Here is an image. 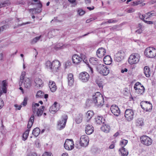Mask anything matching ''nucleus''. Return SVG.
<instances>
[{
	"mask_svg": "<svg viewBox=\"0 0 156 156\" xmlns=\"http://www.w3.org/2000/svg\"><path fill=\"white\" fill-rule=\"evenodd\" d=\"M60 65L59 62L57 60H55L52 62L48 60L45 62V66L47 69L54 73L58 71Z\"/></svg>",
	"mask_w": 156,
	"mask_h": 156,
	"instance_id": "nucleus-1",
	"label": "nucleus"
},
{
	"mask_svg": "<svg viewBox=\"0 0 156 156\" xmlns=\"http://www.w3.org/2000/svg\"><path fill=\"white\" fill-rule=\"evenodd\" d=\"M92 102L98 107H101L103 105L104 100L103 96L99 92H97L92 96Z\"/></svg>",
	"mask_w": 156,
	"mask_h": 156,
	"instance_id": "nucleus-2",
	"label": "nucleus"
},
{
	"mask_svg": "<svg viewBox=\"0 0 156 156\" xmlns=\"http://www.w3.org/2000/svg\"><path fill=\"white\" fill-rule=\"evenodd\" d=\"M25 75V72H22L20 77L19 85L20 86L22 85L23 83L25 87L28 89L31 87V82L30 79L28 78L24 77Z\"/></svg>",
	"mask_w": 156,
	"mask_h": 156,
	"instance_id": "nucleus-3",
	"label": "nucleus"
},
{
	"mask_svg": "<svg viewBox=\"0 0 156 156\" xmlns=\"http://www.w3.org/2000/svg\"><path fill=\"white\" fill-rule=\"evenodd\" d=\"M96 68L98 72L103 76H107L109 73V68L103 64H99L97 66Z\"/></svg>",
	"mask_w": 156,
	"mask_h": 156,
	"instance_id": "nucleus-4",
	"label": "nucleus"
},
{
	"mask_svg": "<svg viewBox=\"0 0 156 156\" xmlns=\"http://www.w3.org/2000/svg\"><path fill=\"white\" fill-rule=\"evenodd\" d=\"M144 54L149 58H153L156 56V49L154 48L149 47L146 49Z\"/></svg>",
	"mask_w": 156,
	"mask_h": 156,
	"instance_id": "nucleus-5",
	"label": "nucleus"
},
{
	"mask_svg": "<svg viewBox=\"0 0 156 156\" xmlns=\"http://www.w3.org/2000/svg\"><path fill=\"white\" fill-rule=\"evenodd\" d=\"M140 58L139 55L134 53L131 55L128 58V62L130 64H133L137 63L139 61Z\"/></svg>",
	"mask_w": 156,
	"mask_h": 156,
	"instance_id": "nucleus-6",
	"label": "nucleus"
},
{
	"mask_svg": "<svg viewBox=\"0 0 156 156\" xmlns=\"http://www.w3.org/2000/svg\"><path fill=\"white\" fill-rule=\"evenodd\" d=\"M62 119L58 122L57 127L58 129L60 130L64 128L68 118L67 115H64L62 116Z\"/></svg>",
	"mask_w": 156,
	"mask_h": 156,
	"instance_id": "nucleus-7",
	"label": "nucleus"
},
{
	"mask_svg": "<svg viewBox=\"0 0 156 156\" xmlns=\"http://www.w3.org/2000/svg\"><path fill=\"white\" fill-rule=\"evenodd\" d=\"M74 144L72 139H67L64 144L65 148L68 150H72L74 147Z\"/></svg>",
	"mask_w": 156,
	"mask_h": 156,
	"instance_id": "nucleus-8",
	"label": "nucleus"
},
{
	"mask_svg": "<svg viewBox=\"0 0 156 156\" xmlns=\"http://www.w3.org/2000/svg\"><path fill=\"white\" fill-rule=\"evenodd\" d=\"M141 143L146 146H149L152 143V140L149 137L147 136H143L140 138Z\"/></svg>",
	"mask_w": 156,
	"mask_h": 156,
	"instance_id": "nucleus-9",
	"label": "nucleus"
},
{
	"mask_svg": "<svg viewBox=\"0 0 156 156\" xmlns=\"http://www.w3.org/2000/svg\"><path fill=\"white\" fill-rule=\"evenodd\" d=\"M89 139L86 135L82 136L80 138V145L83 147H87L88 144Z\"/></svg>",
	"mask_w": 156,
	"mask_h": 156,
	"instance_id": "nucleus-10",
	"label": "nucleus"
},
{
	"mask_svg": "<svg viewBox=\"0 0 156 156\" xmlns=\"http://www.w3.org/2000/svg\"><path fill=\"white\" fill-rule=\"evenodd\" d=\"M134 112L131 109H127L126 110L125 113V116L126 120L129 121L132 120L133 118Z\"/></svg>",
	"mask_w": 156,
	"mask_h": 156,
	"instance_id": "nucleus-11",
	"label": "nucleus"
},
{
	"mask_svg": "<svg viewBox=\"0 0 156 156\" xmlns=\"http://www.w3.org/2000/svg\"><path fill=\"white\" fill-rule=\"evenodd\" d=\"M140 106L142 109L147 111H150L152 107V104L147 101L141 102L140 103Z\"/></svg>",
	"mask_w": 156,
	"mask_h": 156,
	"instance_id": "nucleus-12",
	"label": "nucleus"
},
{
	"mask_svg": "<svg viewBox=\"0 0 156 156\" xmlns=\"http://www.w3.org/2000/svg\"><path fill=\"white\" fill-rule=\"evenodd\" d=\"M7 83L6 80H4L2 81H0V96L1 95L2 93H6L7 86Z\"/></svg>",
	"mask_w": 156,
	"mask_h": 156,
	"instance_id": "nucleus-13",
	"label": "nucleus"
},
{
	"mask_svg": "<svg viewBox=\"0 0 156 156\" xmlns=\"http://www.w3.org/2000/svg\"><path fill=\"white\" fill-rule=\"evenodd\" d=\"M89 78V74L86 72H82L79 74V78L83 82H85L87 81Z\"/></svg>",
	"mask_w": 156,
	"mask_h": 156,
	"instance_id": "nucleus-14",
	"label": "nucleus"
},
{
	"mask_svg": "<svg viewBox=\"0 0 156 156\" xmlns=\"http://www.w3.org/2000/svg\"><path fill=\"white\" fill-rule=\"evenodd\" d=\"M125 56V53L122 51H120L116 54L115 58V61L119 62L123 59Z\"/></svg>",
	"mask_w": 156,
	"mask_h": 156,
	"instance_id": "nucleus-15",
	"label": "nucleus"
},
{
	"mask_svg": "<svg viewBox=\"0 0 156 156\" xmlns=\"http://www.w3.org/2000/svg\"><path fill=\"white\" fill-rule=\"evenodd\" d=\"M110 110L116 116L119 115L120 112L118 106L115 105H112L111 106Z\"/></svg>",
	"mask_w": 156,
	"mask_h": 156,
	"instance_id": "nucleus-16",
	"label": "nucleus"
},
{
	"mask_svg": "<svg viewBox=\"0 0 156 156\" xmlns=\"http://www.w3.org/2000/svg\"><path fill=\"white\" fill-rule=\"evenodd\" d=\"M106 53V50L103 48H99L97 51V55L100 58H102L104 56Z\"/></svg>",
	"mask_w": 156,
	"mask_h": 156,
	"instance_id": "nucleus-17",
	"label": "nucleus"
},
{
	"mask_svg": "<svg viewBox=\"0 0 156 156\" xmlns=\"http://www.w3.org/2000/svg\"><path fill=\"white\" fill-rule=\"evenodd\" d=\"M94 129V127L92 125L88 124L86 126L85 131L87 134L90 135L93 132Z\"/></svg>",
	"mask_w": 156,
	"mask_h": 156,
	"instance_id": "nucleus-18",
	"label": "nucleus"
},
{
	"mask_svg": "<svg viewBox=\"0 0 156 156\" xmlns=\"http://www.w3.org/2000/svg\"><path fill=\"white\" fill-rule=\"evenodd\" d=\"M72 60L73 63L76 64H78L81 62L80 57L77 54H75L73 56Z\"/></svg>",
	"mask_w": 156,
	"mask_h": 156,
	"instance_id": "nucleus-19",
	"label": "nucleus"
},
{
	"mask_svg": "<svg viewBox=\"0 0 156 156\" xmlns=\"http://www.w3.org/2000/svg\"><path fill=\"white\" fill-rule=\"evenodd\" d=\"M49 86L50 90L52 92H54L56 90L57 87L55 82L50 81L49 83Z\"/></svg>",
	"mask_w": 156,
	"mask_h": 156,
	"instance_id": "nucleus-20",
	"label": "nucleus"
},
{
	"mask_svg": "<svg viewBox=\"0 0 156 156\" xmlns=\"http://www.w3.org/2000/svg\"><path fill=\"white\" fill-rule=\"evenodd\" d=\"M101 130L104 132L108 133L110 131V127L109 125L103 124L102 126L101 127Z\"/></svg>",
	"mask_w": 156,
	"mask_h": 156,
	"instance_id": "nucleus-21",
	"label": "nucleus"
},
{
	"mask_svg": "<svg viewBox=\"0 0 156 156\" xmlns=\"http://www.w3.org/2000/svg\"><path fill=\"white\" fill-rule=\"evenodd\" d=\"M104 63L106 65H110L112 62V60L111 57L109 55H107L105 56L103 59Z\"/></svg>",
	"mask_w": 156,
	"mask_h": 156,
	"instance_id": "nucleus-22",
	"label": "nucleus"
},
{
	"mask_svg": "<svg viewBox=\"0 0 156 156\" xmlns=\"http://www.w3.org/2000/svg\"><path fill=\"white\" fill-rule=\"evenodd\" d=\"M57 104V102H55L54 104L50 107L49 111L51 113L54 114L58 111V109L56 107V105Z\"/></svg>",
	"mask_w": 156,
	"mask_h": 156,
	"instance_id": "nucleus-23",
	"label": "nucleus"
},
{
	"mask_svg": "<svg viewBox=\"0 0 156 156\" xmlns=\"http://www.w3.org/2000/svg\"><path fill=\"white\" fill-rule=\"evenodd\" d=\"M34 114H32L28 122L27 126V128L28 129L31 128L34 123Z\"/></svg>",
	"mask_w": 156,
	"mask_h": 156,
	"instance_id": "nucleus-24",
	"label": "nucleus"
},
{
	"mask_svg": "<svg viewBox=\"0 0 156 156\" xmlns=\"http://www.w3.org/2000/svg\"><path fill=\"white\" fill-rule=\"evenodd\" d=\"M144 73L145 76L147 77H149L150 76V69L148 66H145L144 69Z\"/></svg>",
	"mask_w": 156,
	"mask_h": 156,
	"instance_id": "nucleus-25",
	"label": "nucleus"
},
{
	"mask_svg": "<svg viewBox=\"0 0 156 156\" xmlns=\"http://www.w3.org/2000/svg\"><path fill=\"white\" fill-rule=\"evenodd\" d=\"M94 115V113L93 111H87L86 115L87 121H88Z\"/></svg>",
	"mask_w": 156,
	"mask_h": 156,
	"instance_id": "nucleus-26",
	"label": "nucleus"
},
{
	"mask_svg": "<svg viewBox=\"0 0 156 156\" xmlns=\"http://www.w3.org/2000/svg\"><path fill=\"white\" fill-rule=\"evenodd\" d=\"M34 82L36 83V86H37V87H41V85L43 84V82L42 80L39 78H36L35 79Z\"/></svg>",
	"mask_w": 156,
	"mask_h": 156,
	"instance_id": "nucleus-27",
	"label": "nucleus"
},
{
	"mask_svg": "<svg viewBox=\"0 0 156 156\" xmlns=\"http://www.w3.org/2000/svg\"><path fill=\"white\" fill-rule=\"evenodd\" d=\"M119 151L121 152L122 156H127L128 154L127 151L126 150V149L122 146V148L119 149Z\"/></svg>",
	"mask_w": 156,
	"mask_h": 156,
	"instance_id": "nucleus-28",
	"label": "nucleus"
},
{
	"mask_svg": "<svg viewBox=\"0 0 156 156\" xmlns=\"http://www.w3.org/2000/svg\"><path fill=\"white\" fill-rule=\"evenodd\" d=\"M90 62L93 65H97L99 63V61L96 58L92 57L89 60Z\"/></svg>",
	"mask_w": 156,
	"mask_h": 156,
	"instance_id": "nucleus-29",
	"label": "nucleus"
},
{
	"mask_svg": "<svg viewBox=\"0 0 156 156\" xmlns=\"http://www.w3.org/2000/svg\"><path fill=\"white\" fill-rule=\"evenodd\" d=\"M40 132V129L39 128L37 127L33 129L32 134L36 137L39 135Z\"/></svg>",
	"mask_w": 156,
	"mask_h": 156,
	"instance_id": "nucleus-30",
	"label": "nucleus"
},
{
	"mask_svg": "<svg viewBox=\"0 0 156 156\" xmlns=\"http://www.w3.org/2000/svg\"><path fill=\"white\" fill-rule=\"evenodd\" d=\"M32 2L31 3V4L34 5L37 4L38 5V6L39 8H41L42 7V5L40 0H32Z\"/></svg>",
	"mask_w": 156,
	"mask_h": 156,
	"instance_id": "nucleus-31",
	"label": "nucleus"
},
{
	"mask_svg": "<svg viewBox=\"0 0 156 156\" xmlns=\"http://www.w3.org/2000/svg\"><path fill=\"white\" fill-rule=\"evenodd\" d=\"M141 88H144V87L143 86L141 85V83L139 82H137L135 84L134 86V88L135 90H137L138 89H141Z\"/></svg>",
	"mask_w": 156,
	"mask_h": 156,
	"instance_id": "nucleus-32",
	"label": "nucleus"
},
{
	"mask_svg": "<svg viewBox=\"0 0 156 156\" xmlns=\"http://www.w3.org/2000/svg\"><path fill=\"white\" fill-rule=\"evenodd\" d=\"M41 107L42 108L38 109L37 112L36 114L38 116H41L43 113L44 107L43 106Z\"/></svg>",
	"mask_w": 156,
	"mask_h": 156,
	"instance_id": "nucleus-33",
	"label": "nucleus"
},
{
	"mask_svg": "<svg viewBox=\"0 0 156 156\" xmlns=\"http://www.w3.org/2000/svg\"><path fill=\"white\" fill-rule=\"evenodd\" d=\"M82 120V115L80 114L76 117V121L77 123H80Z\"/></svg>",
	"mask_w": 156,
	"mask_h": 156,
	"instance_id": "nucleus-34",
	"label": "nucleus"
},
{
	"mask_svg": "<svg viewBox=\"0 0 156 156\" xmlns=\"http://www.w3.org/2000/svg\"><path fill=\"white\" fill-rule=\"evenodd\" d=\"M144 88H141V89L136 90V93L137 94L141 95L143 93L144 91Z\"/></svg>",
	"mask_w": 156,
	"mask_h": 156,
	"instance_id": "nucleus-35",
	"label": "nucleus"
},
{
	"mask_svg": "<svg viewBox=\"0 0 156 156\" xmlns=\"http://www.w3.org/2000/svg\"><path fill=\"white\" fill-rule=\"evenodd\" d=\"M44 95V93L41 91L40 90L37 92L36 96L37 98H41Z\"/></svg>",
	"mask_w": 156,
	"mask_h": 156,
	"instance_id": "nucleus-36",
	"label": "nucleus"
},
{
	"mask_svg": "<svg viewBox=\"0 0 156 156\" xmlns=\"http://www.w3.org/2000/svg\"><path fill=\"white\" fill-rule=\"evenodd\" d=\"M41 36H40L38 37H36L34 39L31 41V43L32 44H34L36 43L38 41L41 37Z\"/></svg>",
	"mask_w": 156,
	"mask_h": 156,
	"instance_id": "nucleus-37",
	"label": "nucleus"
},
{
	"mask_svg": "<svg viewBox=\"0 0 156 156\" xmlns=\"http://www.w3.org/2000/svg\"><path fill=\"white\" fill-rule=\"evenodd\" d=\"M143 122L142 119L139 118L137 119L136 122V125L137 126H142L143 125Z\"/></svg>",
	"mask_w": 156,
	"mask_h": 156,
	"instance_id": "nucleus-38",
	"label": "nucleus"
},
{
	"mask_svg": "<svg viewBox=\"0 0 156 156\" xmlns=\"http://www.w3.org/2000/svg\"><path fill=\"white\" fill-rule=\"evenodd\" d=\"M146 14L149 17L156 16V12L154 11H152L150 12H148L146 13Z\"/></svg>",
	"mask_w": 156,
	"mask_h": 156,
	"instance_id": "nucleus-39",
	"label": "nucleus"
},
{
	"mask_svg": "<svg viewBox=\"0 0 156 156\" xmlns=\"http://www.w3.org/2000/svg\"><path fill=\"white\" fill-rule=\"evenodd\" d=\"M80 55L81 57H80V58H81V61H82V60H83V61L85 63L87 64L88 65L87 63H88V62L87 60H86V57L83 54H81Z\"/></svg>",
	"mask_w": 156,
	"mask_h": 156,
	"instance_id": "nucleus-40",
	"label": "nucleus"
},
{
	"mask_svg": "<svg viewBox=\"0 0 156 156\" xmlns=\"http://www.w3.org/2000/svg\"><path fill=\"white\" fill-rule=\"evenodd\" d=\"M102 118L101 117L98 116L96 118L95 121L97 124H100L101 123H102Z\"/></svg>",
	"mask_w": 156,
	"mask_h": 156,
	"instance_id": "nucleus-41",
	"label": "nucleus"
},
{
	"mask_svg": "<svg viewBox=\"0 0 156 156\" xmlns=\"http://www.w3.org/2000/svg\"><path fill=\"white\" fill-rule=\"evenodd\" d=\"M58 31V30L57 29H54V30H52L51 31L49 32L48 33V37H52L51 36L50 37L49 36V35L50 34H53L52 35V36H55V34H54V33L56 31Z\"/></svg>",
	"mask_w": 156,
	"mask_h": 156,
	"instance_id": "nucleus-42",
	"label": "nucleus"
},
{
	"mask_svg": "<svg viewBox=\"0 0 156 156\" xmlns=\"http://www.w3.org/2000/svg\"><path fill=\"white\" fill-rule=\"evenodd\" d=\"M78 13L80 15L82 16L84 14L85 12L82 9H80L78 10Z\"/></svg>",
	"mask_w": 156,
	"mask_h": 156,
	"instance_id": "nucleus-43",
	"label": "nucleus"
},
{
	"mask_svg": "<svg viewBox=\"0 0 156 156\" xmlns=\"http://www.w3.org/2000/svg\"><path fill=\"white\" fill-rule=\"evenodd\" d=\"M128 143V141L127 140H123L121 142V144L123 145V147L125 146Z\"/></svg>",
	"mask_w": 156,
	"mask_h": 156,
	"instance_id": "nucleus-44",
	"label": "nucleus"
},
{
	"mask_svg": "<svg viewBox=\"0 0 156 156\" xmlns=\"http://www.w3.org/2000/svg\"><path fill=\"white\" fill-rule=\"evenodd\" d=\"M31 10L34 11V13L35 14L39 13L41 12V10L36 9H30Z\"/></svg>",
	"mask_w": 156,
	"mask_h": 156,
	"instance_id": "nucleus-45",
	"label": "nucleus"
},
{
	"mask_svg": "<svg viewBox=\"0 0 156 156\" xmlns=\"http://www.w3.org/2000/svg\"><path fill=\"white\" fill-rule=\"evenodd\" d=\"M68 81L69 80H72L73 79V75L72 73H70L68 75Z\"/></svg>",
	"mask_w": 156,
	"mask_h": 156,
	"instance_id": "nucleus-46",
	"label": "nucleus"
},
{
	"mask_svg": "<svg viewBox=\"0 0 156 156\" xmlns=\"http://www.w3.org/2000/svg\"><path fill=\"white\" fill-rule=\"evenodd\" d=\"M27 98H24L23 101L21 104V105H23L24 106H25L27 103Z\"/></svg>",
	"mask_w": 156,
	"mask_h": 156,
	"instance_id": "nucleus-47",
	"label": "nucleus"
},
{
	"mask_svg": "<svg viewBox=\"0 0 156 156\" xmlns=\"http://www.w3.org/2000/svg\"><path fill=\"white\" fill-rule=\"evenodd\" d=\"M42 156H53V155L51 153L45 152L43 154Z\"/></svg>",
	"mask_w": 156,
	"mask_h": 156,
	"instance_id": "nucleus-48",
	"label": "nucleus"
},
{
	"mask_svg": "<svg viewBox=\"0 0 156 156\" xmlns=\"http://www.w3.org/2000/svg\"><path fill=\"white\" fill-rule=\"evenodd\" d=\"M126 11V12L128 13H131L134 12L135 10L133 8H130L127 9Z\"/></svg>",
	"mask_w": 156,
	"mask_h": 156,
	"instance_id": "nucleus-49",
	"label": "nucleus"
},
{
	"mask_svg": "<svg viewBox=\"0 0 156 156\" xmlns=\"http://www.w3.org/2000/svg\"><path fill=\"white\" fill-rule=\"evenodd\" d=\"M97 84L98 85V87L100 88H101V89L103 88V83L102 82L100 81V82H97Z\"/></svg>",
	"mask_w": 156,
	"mask_h": 156,
	"instance_id": "nucleus-50",
	"label": "nucleus"
},
{
	"mask_svg": "<svg viewBox=\"0 0 156 156\" xmlns=\"http://www.w3.org/2000/svg\"><path fill=\"white\" fill-rule=\"evenodd\" d=\"M68 85L70 86H72L74 83V79L68 81Z\"/></svg>",
	"mask_w": 156,
	"mask_h": 156,
	"instance_id": "nucleus-51",
	"label": "nucleus"
},
{
	"mask_svg": "<svg viewBox=\"0 0 156 156\" xmlns=\"http://www.w3.org/2000/svg\"><path fill=\"white\" fill-rule=\"evenodd\" d=\"M140 1H137L136 2H131V5L132 6H135L138 5L139 4Z\"/></svg>",
	"mask_w": 156,
	"mask_h": 156,
	"instance_id": "nucleus-52",
	"label": "nucleus"
},
{
	"mask_svg": "<svg viewBox=\"0 0 156 156\" xmlns=\"http://www.w3.org/2000/svg\"><path fill=\"white\" fill-rule=\"evenodd\" d=\"M116 22L115 20H114L112 19H110L108 20L107 22H105V23H115Z\"/></svg>",
	"mask_w": 156,
	"mask_h": 156,
	"instance_id": "nucleus-53",
	"label": "nucleus"
},
{
	"mask_svg": "<svg viewBox=\"0 0 156 156\" xmlns=\"http://www.w3.org/2000/svg\"><path fill=\"white\" fill-rule=\"evenodd\" d=\"M4 105V102L2 99H0V109H1Z\"/></svg>",
	"mask_w": 156,
	"mask_h": 156,
	"instance_id": "nucleus-54",
	"label": "nucleus"
},
{
	"mask_svg": "<svg viewBox=\"0 0 156 156\" xmlns=\"http://www.w3.org/2000/svg\"><path fill=\"white\" fill-rule=\"evenodd\" d=\"M32 109L34 114L36 112V106L32 105Z\"/></svg>",
	"mask_w": 156,
	"mask_h": 156,
	"instance_id": "nucleus-55",
	"label": "nucleus"
},
{
	"mask_svg": "<svg viewBox=\"0 0 156 156\" xmlns=\"http://www.w3.org/2000/svg\"><path fill=\"white\" fill-rule=\"evenodd\" d=\"M144 22L148 24H154V22H153V21H147L145 20H144Z\"/></svg>",
	"mask_w": 156,
	"mask_h": 156,
	"instance_id": "nucleus-56",
	"label": "nucleus"
},
{
	"mask_svg": "<svg viewBox=\"0 0 156 156\" xmlns=\"http://www.w3.org/2000/svg\"><path fill=\"white\" fill-rule=\"evenodd\" d=\"M27 156H37V155L36 153L33 152L29 153Z\"/></svg>",
	"mask_w": 156,
	"mask_h": 156,
	"instance_id": "nucleus-57",
	"label": "nucleus"
},
{
	"mask_svg": "<svg viewBox=\"0 0 156 156\" xmlns=\"http://www.w3.org/2000/svg\"><path fill=\"white\" fill-rule=\"evenodd\" d=\"M156 3V0H152L148 2V3L150 5Z\"/></svg>",
	"mask_w": 156,
	"mask_h": 156,
	"instance_id": "nucleus-58",
	"label": "nucleus"
},
{
	"mask_svg": "<svg viewBox=\"0 0 156 156\" xmlns=\"http://www.w3.org/2000/svg\"><path fill=\"white\" fill-rule=\"evenodd\" d=\"M16 109L20 110L21 109V105H17L16 104L14 105Z\"/></svg>",
	"mask_w": 156,
	"mask_h": 156,
	"instance_id": "nucleus-59",
	"label": "nucleus"
},
{
	"mask_svg": "<svg viewBox=\"0 0 156 156\" xmlns=\"http://www.w3.org/2000/svg\"><path fill=\"white\" fill-rule=\"evenodd\" d=\"M28 135H27V134H25V133L23 134V137L24 139V140H26L27 139V138L28 137Z\"/></svg>",
	"mask_w": 156,
	"mask_h": 156,
	"instance_id": "nucleus-60",
	"label": "nucleus"
},
{
	"mask_svg": "<svg viewBox=\"0 0 156 156\" xmlns=\"http://www.w3.org/2000/svg\"><path fill=\"white\" fill-rule=\"evenodd\" d=\"M68 1L70 3L72 4H75V5H76L77 4L76 3V0H68Z\"/></svg>",
	"mask_w": 156,
	"mask_h": 156,
	"instance_id": "nucleus-61",
	"label": "nucleus"
},
{
	"mask_svg": "<svg viewBox=\"0 0 156 156\" xmlns=\"http://www.w3.org/2000/svg\"><path fill=\"white\" fill-rule=\"evenodd\" d=\"M30 23V22H27L25 23H22L21 24L18 25V27H20V26H22L23 25H26V24H29V23Z\"/></svg>",
	"mask_w": 156,
	"mask_h": 156,
	"instance_id": "nucleus-62",
	"label": "nucleus"
},
{
	"mask_svg": "<svg viewBox=\"0 0 156 156\" xmlns=\"http://www.w3.org/2000/svg\"><path fill=\"white\" fill-rule=\"evenodd\" d=\"M142 30L141 28H139L138 30L136 31V32L139 34H140L142 32Z\"/></svg>",
	"mask_w": 156,
	"mask_h": 156,
	"instance_id": "nucleus-63",
	"label": "nucleus"
},
{
	"mask_svg": "<svg viewBox=\"0 0 156 156\" xmlns=\"http://www.w3.org/2000/svg\"><path fill=\"white\" fill-rule=\"evenodd\" d=\"M139 18H140V19H141V20H143V21L144 20V18H145V16L144 15H141V14H140L139 15Z\"/></svg>",
	"mask_w": 156,
	"mask_h": 156,
	"instance_id": "nucleus-64",
	"label": "nucleus"
}]
</instances>
